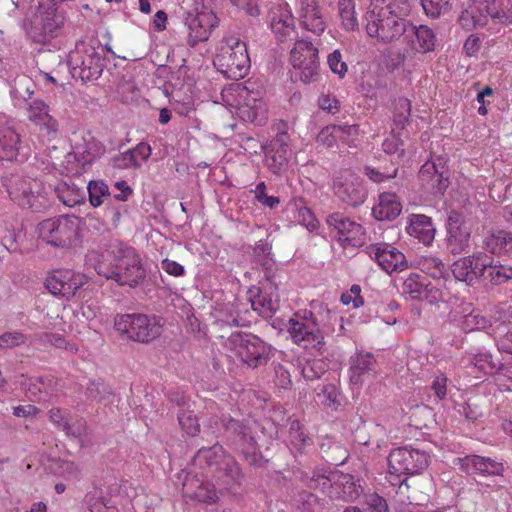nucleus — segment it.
<instances>
[{
    "mask_svg": "<svg viewBox=\"0 0 512 512\" xmlns=\"http://www.w3.org/2000/svg\"><path fill=\"white\" fill-rule=\"evenodd\" d=\"M89 260L94 261L95 271L107 280L120 286L135 288L146 278V269L135 248L121 242L110 244L105 251L92 252Z\"/></svg>",
    "mask_w": 512,
    "mask_h": 512,
    "instance_id": "obj_1",
    "label": "nucleus"
},
{
    "mask_svg": "<svg viewBox=\"0 0 512 512\" xmlns=\"http://www.w3.org/2000/svg\"><path fill=\"white\" fill-rule=\"evenodd\" d=\"M337 316L323 303L311 304V309H302L289 320L288 332L292 341L304 348L325 345V337L334 332Z\"/></svg>",
    "mask_w": 512,
    "mask_h": 512,
    "instance_id": "obj_2",
    "label": "nucleus"
},
{
    "mask_svg": "<svg viewBox=\"0 0 512 512\" xmlns=\"http://www.w3.org/2000/svg\"><path fill=\"white\" fill-rule=\"evenodd\" d=\"M408 0H372L366 12V31L383 42L399 39L411 22Z\"/></svg>",
    "mask_w": 512,
    "mask_h": 512,
    "instance_id": "obj_3",
    "label": "nucleus"
},
{
    "mask_svg": "<svg viewBox=\"0 0 512 512\" xmlns=\"http://www.w3.org/2000/svg\"><path fill=\"white\" fill-rule=\"evenodd\" d=\"M192 465L202 470L206 477L227 486L238 484L242 477L238 463L232 456L225 454L218 444L199 449L192 459Z\"/></svg>",
    "mask_w": 512,
    "mask_h": 512,
    "instance_id": "obj_4",
    "label": "nucleus"
},
{
    "mask_svg": "<svg viewBox=\"0 0 512 512\" xmlns=\"http://www.w3.org/2000/svg\"><path fill=\"white\" fill-rule=\"evenodd\" d=\"M164 322L154 314H117L114 328L123 339L148 344L158 339L163 332Z\"/></svg>",
    "mask_w": 512,
    "mask_h": 512,
    "instance_id": "obj_5",
    "label": "nucleus"
},
{
    "mask_svg": "<svg viewBox=\"0 0 512 512\" xmlns=\"http://www.w3.org/2000/svg\"><path fill=\"white\" fill-rule=\"evenodd\" d=\"M387 461L390 481L402 487L409 476L420 474L429 466L430 456L424 450L404 446L391 450Z\"/></svg>",
    "mask_w": 512,
    "mask_h": 512,
    "instance_id": "obj_6",
    "label": "nucleus"
},
{
    "mask_svg": "<svg viewBox=\"0 0 512 512\" xmlns=\"http://www.w3.org/2000/svg\"><path fill=\"white\" fill-rule=\"evenodd\" d=\"M65 21V12L56 0L41 2L28 35L36 43L47 44L61 34Z\"/></svg>",
    "mask_w": 512,
    "mask_h": 512,
    "instance_id": "obj_7",
    "label": "nucleus"
},
{
    "mask_svg": "<svg viewBox=\"0 0 512 512\" xmlns=\"http://www.w3.org/2000/svg\"><path fill=\"white\" fill-rule=\"evenodd\" d=\"M103 52L104 49L100 46L95 47L85 42L77 43L68 57L72 76L83 82L97 80L106 65Z\"/></svg>",
    "mask_w": 512,
    "mask_h": 512,
    "instance_id": "obj_8",
    "label": "nucleus"
},
{
    "mask_svg": "<svg viewBox=\"0 0 512 512\" xmlns=\"http://www.w3.org/2000/svg\"><path fill=\"white\" fill-rule=\"evenodd\" d=\"M227 346L234 351L242 363L252 369L266 365L273 356L272 346L250 333L231 334Z\"/></svg>",
    "mask_w": 512,
    "mask_h": 512,
    "instance_id": "obj_9",
    "label": "nucleus"
},
{
    "mask_svg": "<svg viewBox=\"0 0 512 512\" xmlns=\"http://www.w3.org/2000/svg\"><path fill=\"white\" fill-rule=\"evenodd\" d=\"M221 424L231 445L243 456L244 460L251 466H261L263 456L252 428L230 416L222 417Z\"/></svg>",
    "mask_w": 512,
    "mask_h": 512,
    "instance_id": "obj_10",
    "label": "nucleus"
},
{
    "mask_svg": "<svg viewBox=\"0 0 512 512\" xmlns=\"http://www.w3.org/2000/svg\"><path fill=\"white\" fill-rule=\"evenodd\" d=\"M217 62L228 78L237 80L245 77L250 68L246 43L236 37L226 38L217 55Z\"/></svg>",
    "mask_w": 512,
    "mask_h": 512,
    "instance_id": "obj_11",
    "label": "nucleus"
},
{
    "mask_svg": "<svg viewBox=\"0 0 512 512\" xmlns=\"http://www.w3.org/2000/svg\"><path fill=\"white\" fill-rule=\"evenodd\" d=\"M78 218L60 216L46 219L38 224L39 238L58 248H69L78 239Z\"/></svg>",
    "mask_w": 512,
    "mask_h": 512,
    "instance_id": "obj_12",
    "label": "nucleus"
},
{
    "mask_svg": "<svg viewBox=\"0 0 512 512\" xmlns=\"http://www.w3.org/2000/svg\"><path fill=\"white\" fill-rule=\"evenodd\" d=\"M1 184L11 201L20 207L36 206L44 188L40 181L21 174L5 175Z\"/></svg>",
    "mask_w": 512,
    "mask_h": 512,
    "instance_id": "obj_13",
    "label": "nucleus"
},
{
    "mask_svg": "<svg viewBox=\"0 0 512 512\" xmlns=\"http://www.w3.org/2000/svg\"><path fill=\"white\" fill-rule=\"evenodd\" d=\"M183 22L187 29V44L190 47H195L209 39L212 31L218 25V18L211 9L202 7L200 10L186 12Z\"/></svg>",
    "mask_w": 512,
    "mask_h": 512,
    "instance_id": "obj_14",
    "label": "nucleus"
},
{
    "mask_svg": "<svg viewBox=\"0 0 512 512\" xmlns=\"http://www.w3.org/2000/svg\"><path fill=\"white\" fill-rule=\"evenodd\" d=\"M335 196L344 204L356 208L367 198V191L362 179L351 171L339 172L333 179Z\"/></svg>",
    "mask_w": 512,
    "mask_h": 512,
    "instance_id": "obj_15",
    "label": "nucleus"
},
{
    "mask_svg": "<svg viewBox=\"0 0 512 512\" xmlns=\"http://www.w3.org/2000/svg\"><path fill=\"white\" fill-rule=\"evenodd\" d=\"M253 85L251 82L237 85V93L242 100L239 111L243 120L260 126L267 120V107L262 92L255 91Z\"/></svg>",
    "mask_w": 512,
    "mask_h": 512,
    "instance_id": "obj_16",
    "label": "nucleus"
},
{
    "mask_svg": "<svg viewBox=\"0 0 512 512\" xmlns=\"http://www.w3.org/2000/svg\"><path fill=\"white\" fill-rule=\"evenodd\" d=\"M422 189L434 196L443 195L449 186V169L442 158L426 161L418 174Z\"/></svg>",
    "mask_w": 512,
    "mask_h": 512,
    "instance_id": "obj_17",
    "label": "nucleus"
},
{
    "mask_svg": "<svg viewBox=\"0 0 512 512\" xmlns=\"http://www.w3.org/2000/svg\"><path fill=\"white\" fill-rule=\"evenodd\" d=\"M277 283H260L247 291L252 309L263 318H272L279 309Z\"/></svg>",
    "mask_w": 512,
    "mask_h": 512,
    "instance_id": "obj_18",
    "label": "nucleus"
},
{
    "mask_svg": "<svg viewBox=\"0 0 512 512\" xmlns=\"http://www.w3.org/2000/svg\"><path fill=\"white\" fill-rule=\"evenodd\" d=\"M365 253L371 259H374L380 268L388 274L401 272L409 267V263L405 255L388 243L370 244L366 246Z\"/></svg>",
    "mask_w": 512,
    "mask_h": 512,
    "instance_id": "obj_19",
    "label": "nucleus"
},
{
    "mask_svg": "<svg viewBox=\"0 0 512 512\" xmlns=\"http://www.w3.org/2000/svg\"><path fill=\"white\" fill-rule=\"evenodd\" d=\"M87 283L84 274L69 269H58L46 278L45 286L53 295H61L67 299Z\"/></svg>",
    "mask_w": 512,
    "mask_h": 512,
    "instance_id": "obj_20",
    "label": "nucleus"
},
{
    "mask_svg": "<svg viewBox=\"0 0 512 512\" xmlns=\"http://www.w3.org/2000/svg\"><path fill=\"white\" fill-rule=\"evenodd\" d=\"M13 121L0 124V161H24L27 153Z\"/></svg>",
    "mask_w": 512,
    "mask_h": 512,
    "instance_id": "obj_21",
    "label": "nucleus"
},
{
    "mask_svg": "<svg viewBox=\"0 0 512 512\" xmlns=\"http://www.w3.org/2000/svg\"><path fill=\"white\" fill-rule=\"evenodd\" d=\"M296 18L300 27L315 35H321L327 23L317 0H295Z\"/></svg>",
    "mask_w": 512,
    "mask_h": 512,
    "instance_id": "obj_22",
    "label": "nucleus"
},
{
    "mask_svg": "<svg viewBox=\"0 0 512 512\" xmlns=\"http://www.w3.org/2000/svg\"><path fill=\"white\" fill-rule=\"evenodd\" d=\"M470 236L471 228L463 216L452 211L447 219V250L453 255L461 254L469 247Z\"/></svg>",
    "mask_w": 512,
    "mask_h": 512,
    "instance_id": "obj_23",
    "label": "nucleus"
},
{
    "mask_svg": "<svg viewBox=\"0 0 512 512\" xmlns=\"http://www.w3.org/2000/svg\"><path fill=\"white\" fill-rule=\"evenodd\" d=\"M269 27L278 43L291 44L299 38L295 17L287 9L279 8L273 11Z\"/></svg>",
    "mask_w": 512,
    "mask_h": 512,
    "instance_id": "obj_24",
    "label": "nucleus"
},
{
    "mask_svg": "<svg viewBox=\"0 0 512 512\" xmlns=\"http://www.w3.org/2000/svg\"><path fill=\"white\" fill-rule=\"evenodd\" d=\"M290 137L286 131H279L271 140L266 156L267 167L273 174H280L286 167L290 157Z\"/></svg>",
    "mask_w": 512,
    "mask_h": 512,
    "instance_id": "obj_25",
    "label": "nucleus"
},
{
    "mask_svg": "<svg viewBox=\"0 0 512 512\" xmlns=\"http://www.w3.org/2000/svg\"><path fill=\"white\" fill-rule=\"evenodd\" d=\"M482 256L483 253L478 252L456 260L451 266L453 276L468 285H474L481 279L482 269L485 268Z\"/></svg>",
    "mask_w": 512,
    "mask_h": 512,
    "instance_id": "obj_26",
    "label": "nucleus"
},
{
    "mask_svg": "<svg viewBox=\"0 0 512 512\" xmlns=\"http://www.w3.org/2000/svg\"><path fill=\"white\" fill-rule=\"evenodd\" d=\"M401 37L410 45L413 51L421 54L434 51L437 41L431 28L426 25L415 26L411 22L406 25L405 33Z\"/></svg>",
    "mask_w": 512,
    "mask_h": 512,
    "instance_id": "obj_27",
    "label": "nucleus"
},
{
    "mask_svg": "<svg viewBox=\"0 0 512 512\" xmlns=\"http://www.w3.org/2000/svg\"><path fill=\"white\" fill-rule=\"evenodd\" d=\"M326 223L330 229L345 236V240L353 242L354 245L361 244L365 239V229L362 225L342 213L335 212L328 215Z\"/></svg>",
    "mask_w": 512,
    "mask_h": 512,
    "instance_id": "obj_28",
    "label": "nucleus"
},
{
    "mask_svg": "<svg viewBox=\"0 0 512 512\" xmlns=\"http://www.w3.org/2000/svg\"><path fill=\"white\" fill-rule=\"evenodd\" d=\"M490 10V1L473 0L462 11L459 16V23L465 30L483 27L487 24L488 19L491 18Z\"/></svg>",
    "mask_w": 512,
    "mask_h": 512,
    "instance_id": "obj_29",
    "label": "nucleus"
},
{
    "mask_svg": "<svg viewBox=\"0 0 512 512\" xmlns=\"http://www.w3.org/2000/svg\"><path fill=\"white\" fill-rule=\"evenodd\" d=\"M460 469L468 474L480 473L482 475L501 476L504 466L490 457L467 455L459 458Z\"/></svg>",
    "mask_w": 512,
    "mask_h": 512,
    "instance_id": "obj_30",
    "label": "nucleus"
},
{
    "mask_svg": "<svg viewBox=\"0 0 512 512\" xmlns=\"http://www.w3.org/2000/svg\"><path fill=\"white\" fill-rule=\"evenodd\" d=\"M482 260L485 268L482 269L481 279L492 285H502L512 280V265L503 264L483 253Z\"/></svg>",
    "mask_w": 512,
    "mask_h": 512,
    "instance_id": "obj_31",
    "label": "nucleus"
},
{
    "mask_svg": "<svg viewBox=\"0 0 512 512\" xmlns=\"http://www.w3.org/2000/svg\"><path fill=\"white\" fill-rule=\"evenodd\" d=\"M402 211V205L395 193L383 192L379 195L378 203L372 208V215L378 221H392Z\"/></svg>",
    "mask_w": 512,
    "mask_h": 512,
    "instance_id": "obj_32",
    "label": "nucleus"
},
{
    "mask_svg": "<svg viewBox=\"0 0 512 512\" xmlns=\"http://www.w3.org/2000/svg\"><path fill=\"white\" fill-rule=\"evenodd\" d=\"M362 492L363 488L354 476L338 472L334 490H331L330 492V499L354 501L362 494Z\"/></svg>",
    "mask_w": 512,
    "mask_h": 512,
    "instance_id": "obj_33",
    "label": "nucleus"
},
{
    "mask_svg": "<svg viewBox=\"0 0 512 512\" xmlns=\"http://www.w3.org/2000/svg\"><path fill=\"white\" fill-rule=\"evenodd\" d=\"M376 360L371 353H357L351 358L350 381L354 385H361L366 377L375 372Z\"/></svg>",
    "mask_w": 512,
    "mask_h": 512,
    "instance_id": "obj_34",
    "label": "nucleus"
},
{
    "mask_svg": "<svg viewBox=\"0 0 512 512\" xmlns=\"http://www.w3.org/2000/svg\"><path fill=\"white\" fill-rule=\"evenodd\" d=\"M406 231L410 236L417 238L425 245L431 244L435 236V228L431 218L423 214L411 215Z\"/></svg>",
    "mask_w": 512,
    "mask_h": 512,
    "instance_id": "obj_35",
    "label": "nucleus"
},
{
    "mask_svg": "<svg viewBox=\"0 0 512 512\" xmlns=\"http://www.w3.org/2000/svg\"><path fill=\"white\" fill-rule=\"evenodd\" d=\"M482 246L492 254H504L512 251V231L495 229L489 231L483 239Z\"/></svg>",
    "mask_w": 512,
    "mask_h": 512,
    "instance_id": "obj_36",
    "label": "nucleus"
},
{
    "mask_svg": "<svg viewBox=\"0 0 512 512\" xmlns=\"http://www.w3.org/2000/svg\"><path fill=\"white\" fill-rule=\"evenodd\" d=\"M299 50L290 52V62L295 70L298 71L297 75L301 82L309 84L315 82L319 78V58H308L304 61L300 60L298 56Z\"/></svg>",
    "mask_w": 512,
    "mask_h": 512,
    "instance_id": "obj_37",
    "label": "nucleus"
},
{
    "mask_svg": "<svg viewBox=\"0 0 512 512\" xmlns=\"http://www.w3.org/2000/svg\"><path fill=\"white\" fill-rule=\"evenodd\" d=\"M75 149V154L81 157L80 161L83 164L92 163L106 151L105 146L91 133L85 134L82 138V143H78Z\"/></svg>",
    "mask_w": 512,
    "mask_h": 512,
    "instance_id": "obj_38",
    "label": "nucleus"
},
{
    "mask_svg": "<svg viewBox=\"0 0 512 512\" xmlns=\"http://www.w3.org/2000/svg\"><path fill=\"white\" fill-rule=\"evenodd\" d=\"M57 198L66 206L74 207L85 200V192L74 183L61 182L54 187Z\"/></svg>",
    "mask_w": 512,
    "mask_h": 512,
    "instance_id": "obj_39",
    "label": "nucleus"
},
{
    "mask_svg": "<svg viewBox=\"0 0 512 512\" xmlns=\"http://www.w3.org/2000/svg\"><path fill=\"white\" fill-rule=\"evenodd\" d=\"M179 411L177 414L178 422L181 428L189 436H196L200 431V424L194 411L190 409V405L185 399L178 401Z\"/></svg>",
    "mask_w": 512,
    "mask_h": 512,
    "instance_id": "obj_40",
    "label": "nucleus"
},
{
    "mask_svg": "<svg viewBox=\"0 0 512 512\" xmlns=\"http://www.w3.org/2000/svg\"><path fill=\"white\" fill-rule=\"evenodd\" d=\"M337 476V471L315 470L309 477L307 485L312 489H320L330 498V492L334 490Z\"/></svg>",
    "mask_w": 512,
    "mask_h": 512,
    "instance_id": "obj_41",
    "label": "nucleus"
},
{
    "mask_svg": "<svg viewBox=\"0 0 512 512\" xmlns=\"http://www.w3.org/2000/svg\"><path fill=\"white\" fill-rule=\"evenodd\" d=\"M411 103L407 98H399L395 103V110L393 112V125L392 134L401 135L405 129L406 124L410 120Z\"/></svg>",
    "mask_w": 512,
    "mask_h": 512,
    "instance_id": "obj_42",
    "label": "nucleus"
},
{
    "mask_svg": "<svg viewBox=\"0 0 512 512\" xmlns=\"http://www.w3.org/2000/svg\"><path fill=\"white\" fill-rule=\"evenodd\" d=\"M491 19L496 24L509 25L512 23V0L490 1Z\"/></svg>",
    "mask_w": 512,
    "mask_h": 512,
    "instance_id": "obj_43",
    "label": "nucleus"
},
{
    "mask_svg": "<svg viewBox=\"0 0 512 512\" xmlns=\"http://www.w3.org/2000/svg\"><path fill=\"white\" fill-rule=\"evenodd\" d=\"M426 283V277L418 273H411L402 283V293L408 295L413 300H419L423 298L421 295L424 293Z\"/></svg>",
    "mask_w": 512,
    "mask_h": 512,
    "instance_id": "obj_44",
    "label": "nucleus"
},
{
    "mask_svg": "<svg viewBox=\"0 0 512 512\" xmlns=\"http://www.w3.org/2000/svg\"><path fill=\"white\" fill-rule=\"evenodd\" d=\"M35 83L26 75L16 77L11 85L10 95L14 99L27 101L34 94Z\"/></svg>",
    "mask_w": 512,
    "mask_h": 512,
    "instance_id": "obj_45",
    "label": "nucleus"
},
{
    "mask_svg": "<svg viewBox=\"0 0 512 512\" xmlns=\"http://www.w3.org/2000/svg\"><path fill=\"white\" fill-rule=\"evenodd\" d=\"M288 425L289 446L295 452L302 453L305 447L309 445V438L302 431L300 422L298 420H289Z\"/></svg>",
    "mask_w": 512,
    "mask_h": 512,
    "instance_id": "obj_46",
    "label": "nucleus"
},
{
    "mask_svg": "<svg viewBox=\"0 0 512 512\" xmlns=\"http://www.w3.org/2000/svg\"><path fill=\"white\" fill-rule=\"evenodd\" d=\"M357 129V125L326 126L319 133L318 141L326 144L327 146H332L337 137H341L343 134L351 135L352 133H356Z\"/></svg>",
    "mask_w": 512,
    "mask_h": 512,
    "instance_id": "obj_47",
    "label": "nucleus"
},
{
    "mask_svg": "<svg viewBox=\"0 0 512 512\" xmlns=\"http://www.w3.org/2000/svg\"><path fill=\"white\" fill-rule=\"evenodd\" d=\"M87 191L93 207H99L111 198L109 187L103 180H91L87 185Z\"/></svg>",
    "mask_w": 512,
    "mask_h": 512,
    "instance_id": "obj_48",
    "label": "nucleus"
},
{
    "mask_svg": "<svg viewBox=\"0 0 512 512\" xmlns=\"http://www.w3.org/2000/svg\"><path fill=\"white\" fill-rule=\"evenodd\" d=\"M69 413L60 408H52L49 410V419L50 421L58 427H62V429L66 432L67 435H72L78 437L82 434L84 426L79 424L76 429L68 424L67 417Z\"/></svg>",
    "mask_w": 512,
    "mask_h": 512,
    "instance_id": "obj_49",
    "label": "nucleus"
},
{
    "mask_svg": "<svg viewBox=\"0 0 512 512\" xmlns=\"http://www.w3.org/2000/svg\"><path fill=\"white\" fill-rule=\"evenodd\" d=\"M84 503L90 512H116L114 507L105 502L100 488L89 491L84 497Z\"/></svg>",
    "mask_w": 512,
    "mask_h": 512,
    "instance_id": "obj_50",
    "label": "nucleus"
},
{
    "mask_svg": "<svg viewBox=\"0 0 512 512\" xmlns=\"http://www.w3.org/2000/svg\"><path fill=\"white\" fill-rule=\"evenodd\" d=\"M341 24L345 30L353 31L358 27V21L352 0H340L338 3Z\"/></svg>",
    "mask_w": 512,
    "mask_h": 512,
    "instance_id": "obj_51",
    "label": "nucleus"
},
{
    "mask_svg": "<svg viewBox=\"0 0 512 512\" xmlns=\"http://www.w3.org/2000/svg\"><path fill=\"white\" fill-rule=\"evenodd\" d=\"M317 397L322 405L332 410H337L341 405L340 392L336 384L328 383L323 385Z\"/></svg>",
    "mask_w": 512,
    "mask_h": 512,
    "instance_id": "obj_52",
    "label": "nucleus"
},
{
    "mask_svg": "<svg viewBox=\"0 0 512 512\" xmlns=\"http://www.w3.org/2000/svg\"><path fill=\"white\" fill-rule=\"evenodd\" d=\"M469 362L485 374H493L497 369V363L493 361L492 355L488 352H479L473 355Z\"/></svg>",
    "mask_w": 512,
    "mask_h": 512,
    "instance_id": "obj_53",
    "label": "nucleus"
},
{
    "mask_svg": "<svg viewBox=\"0 0 512 512\" xmlns=\"http://www.w3.org/2000/svg\"><path fill=\"white\" fill-rule=\"evenodd\" d=\"M35 125L39 128L40 133L47 137L49 141H53L60 136L59 122L50 114Z\"/></svg>",
    "mask_w": 512,
    "mask_h": 512,
    "instance_id": "obj_54",
    "label": "nucleus"
},
{
    "mask_svg": "<svg viewBox=\"0 0 512 512\" xmlns=\"http://www.w3.org/2000/svg\"><path fill=\"white\" fill-rule=\"evenodd\" d=\"M398 167L394 164L390 168L380 170L378 168L367 166L364 169L365 175L375 183H382L387 180L393 179L397 176Z\"/></svg>",
    "mask_w": 512,
    "mask_h": 512,
    "instance_id": "obj_55",
    "label": "nucleus"
},
{
    "mask_svg": "<svg viewBox=\"0 0 512 512\" xmlns=\"http://www.w3.org/2000/svg\"><path fill=\"white\" fill-rule=\"evenodd\" d=\"M426 15L437 18L450 9V0H420Z\"/></svg>",
    "mask_w": 512,
    "mask_h": 512,
    "instance_id": "obj_56",
    "label": "nucleus"
},
{
    "mask_svg": "<svg viewBox=\"0 0 512 512\" xmlns=\"http://www.w3.org/2000/svg\"><path fill=\"white\" fill-rule=\"evenodd\" d=\"M28 119L36 124L40 120H43L44 117L49 115L50 109L49 106L41 99H34L28 104L27 107Z\"/></svg>",
    "mask_w": 512,
    "mask_h": 512,
    "instance_id": "obj_57",
    "label": "nucleus"
},
{
    "mask_svg": "<svg viewBox=\"0 0 512 512\" xmlns=\"http://www.w3.org/2000/svg\"><path fill=\"white\" fill-rule=\"evenodd\" d=\"M326 364L322 360L307 361L302 366V375L306 380L319 379L326 372Z\"/></svg>",
    "mask_w": 512,
    "mask_h": 512,
    "instance_id": "obj_58",
    "label": "nucleus"
},
{
    "mask_svg": "<svg viewBox=\"0 0 512 512\" xmlns=\"http://www.w3.org/2000/svg\"><path fill=\"white\" fill-rule=\"evenodd\" d=\"M26 341L27 336L20 331L5 332L0 336V350L18 347Z\"/></svg>",
    "mask_w": 512,
    "mask_h": 512,
    "instance_id": "obj_59",
    "label": "nucleus"
},
{
    "mask_svg": "<svg viewBox=\"0 0 512 512\" xmlns=\"http://www.w3.org/2000/svg\"><path fill=\"white\" fill-rule=\"evenodd\" d=\"M327 63L330 70L343 78L347 72V64L343 61L342 54L339 50H334L327 57Z\"/></svg>",
    "mask_w": 512,
    "mask_h": 512,
    "instance_id": "obj_60",
    "label": "nucleus"
},
{
    "mask_svg": "<svg viewBox=\"0 0 512 512\" xmlns=\"http://www.w3.org/2000/svg\"><path fill=\"white\" fill-rule=\"evenodd\" d=\"M361 287L357 284L351 286L350 290L341 295V303L343 305L352 304L353 308H359L363 306L364 299L360 295Z\"/></svg>",
    "mask_w": 512,
    "mask_h": 512,
    "instance_id": "obj_61",
    "label": "nucleus"
},
{
    "mask_svg": "<svg viewBox=\"0 0 512 512\" xmlns=\"http://www.w3.org/2000/svg\"><path fill=\"white\" fill-rule=\"evenodd\" d=\"M294 43V48L291 51L299 50L298 56L300 60L304 61L308 58H317L318 49L310 42L304 39H297Z\"/></svg>",
    "mask_w": 512,
    "mask_h": 512,
    "instance_id": "obj_62",
    "label": "nucleus"
},
{
    "mask_svg": "<svg viewBox=\"0 0 512 512\" xmlns=\"http://www.w3.org/2000/svg\"><path fill=\"white\" fill-rule=\"evenodd\" d=\"M238 143L244 153L250 156L258 154L263 149L262 143L252 136L239 135Z\"/></svg>",
    "mask_w": 512,
    "mask_h": 512,
    "instance_id": "obj_63",
    "label": "nucleus"
},
{
    "mask_svg": "<svg viewBox=\"0 0 512 512\" xmlns=\"http://www.w3.org/2000/svg\"><path fill=\"white\" fill-rule=\"evenodd\" d=\"M111 164L114 168L117 169H128L131 167L140 166V162H137V160L134 159L133 154L129 153V151L117 154L112 157Z\"/></svg>",
    "mask_w": 512,
    "mask_h": 512,
    "instance_id": "obj_64",
    "label": "nucleus"
}]
</instances>
